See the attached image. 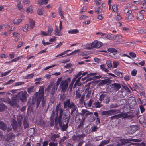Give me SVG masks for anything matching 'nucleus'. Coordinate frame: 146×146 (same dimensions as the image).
I'll return each mask as SVG.
<instances>
[{"mask_svg":"<svg viewBox=\"0 0 146 146\" xmlns=\"http://www.w3.org/2000/svg\"><path fill=\"white\" fill-rule=\"evenodd\" d=\"M106 64L109 68H111L112 66V65L111 62L109 60H107L106 61Z\"/></svg>","mask_w":146,"mask_h":146,"instance_id":"51","label":"nucleus"},{"mask_svg":"<svg viewBox=\"0 0 146 146\" xmlns=\"http://www.w3.org/2000/svg\"><path fill=\"white\" fill-rule=\"evenodd\" d=\"M118 35H114L112 34L107 35L105 36V37L110 40H114L116 38L117 36H118Z\"/></svg>","mask_w":146,"mask_h":146,"instance_id":"17","label":"nucleus"},{"mask_svg":"<svg viewBox=\"0 0 146 146\" xmlns=\"http://www.w3.org/2000/svg\"><path fill=\"white\" fill-rule=\"evenodd\" d=\"M18 98L16 95H13L11 98L10 105L11 106H15L18 108L19 105L17 103V100Z\"/></svg>","mask_w":146,"mask_h":146,"instance_id":"7","label":"nucleus"},{"mask_svg":"<svg viewBox=\"0 0 146 146\" xmlns=\"http://www.w3.org/2000/svg\"><path fill=\"white\" fill-rule=\"evenodd\" d=\"M98 129V128L96 126H93L91 127L90 130L89 132L88 133V134H89L90 132H96L97 131V130Z\"/></svg>","mask_w":146,"mask_h":146,"instance_id":"23","label":"nucleus"},{"mask_svg":"<svg viewBox=\"0 0 146 146\" xmlns=\"http://www.w3.org/2000/svg\"><path fill=\"white\" fill-rule=\"evenodd\" d=\"M7 138L9 140H13L15 138V135L12 133H10L7 135Z\"/></svg>","mask_w":146,"mask_h":146,"instance_id":"26","label":"nucleus"},{"mask_svg":"<svg viewBox=\"0 0 146 146\" xmlns=\"http://www.w3.org/2000/svg\"><path fill=\"white\" fill-rule=\"evenodd\" d=\"M137 3H139L141 4H142L143 5L146 3V1L145 0H139L138 1H135Z\"/></svg>","mask_w":146,"mask_h":146,"instance_id":"45","label":"nucleus"},{"mask_svg":"<svg viewBox=\"0 0 146 146\" xmlns=\"http://www.w3.org/2000/svg\"><path fill=\"white\" fill-rule=\"evenodd\" d=\"M23 56H22L18 57L17 58H15L12 59L11 61H10V62H15L18 60L22 58Z\"/></svg>","mask_w":146,"mask_h":146,"instance_id":"61","label":"nucleus"},{"mask_svg":"<svg viewBox=\"0 0 146 146\" xmlns=\"http://www.w3.org/2000/svg\"><path fill=\"white\" fill-rule=\"evenodd\" d=\"M144 19V16L140 13H138L137 14V20L140 21Z\"/></svg>","mask_w":146,"mask_h":146,"instance_id":"28","label":"nucleus"},{"mask_svg":"<svg viewBox=\"0 0 146 146\" xmlns=\"http://www.w3.org/2000/svg\"><path fill=\"white\" fill-rule=\"evenodd\" d=\"M62 109V108L60 104H58L56 106V114L58 115V111H60Z\"/></svg>","mask_w":146,"mask_h":146,"instance_id":"29","label":"nucleus"},{"mask_svg":"<svg viewBox=\"0 0 146 146\" xmlns=\"http://www.w3.org/2000/svg\"><path fill=\"white\" fill-rule=\"evenodd\" d=\"M90 84L88 83L87 85H86V88L85 90V93H87L86 96V98L88 99L90 96L91 92H92V88H90Z\"/></svg>","mask_w":146,"mask_h":146,"instance_id":"6","label":"nucleus"},{"mask_svg":"<svg viewBox=\"0 0 146 146\" xmlns=\"http://www.w3.org/2000/svg\"><path fill=\"white\" fill-rule=\"evenodd\" d=\"M72 139L74 141H79L80 139V137L79 135H74L72 137Z\"/></svg>","mask_w":146,"mask_h":146,"instance_id":"48","label":"nucleus"},{"mask_svg":"<svg viewBox=\"0 0 146 146\" xmlns=\"http://www.w3.org/2000/svg\"><path fill=\"white\" fill-rule=\"evenodd\" d=\"M95 106L97 108L101 107L102 106V105L101 104V103L99 102H97L94 103Z\"/></svg>","mask_w":146,"mask_h":146,"instance_id":"39","label":"nucleus"},{"mask_svg":"<svg viewBox=\"0 0 146 146\" xmlns=\"http://www.w3.org/2000/svg\"><path fill=\"white\" fill-rule=\"evenodd\" d=\"M53 31V29L51 26L48 27V32H44L41 31V35H42L44 36H51V33Z\"/></svg>","mask_w":146,"mask_h":146,"instance_id":"11","label":"nucleus"},{"mask_svg":"<svg viewBox=\"0 0 146 146\" xmlns=\"http://www.w3.org/2000/svg\"><path fill=\"white\" fill-rule=\"evenodd\" d=\"M28 94L26 91H21L19 92L16 96L21 101L23 102L26 99Z\"/></svg>","mask_w":146,"mask_h":146,"instance_id":"3","label":"nucleus"},{"mask_svg":"<svg viewBox=\"0 0 146 146\" xmlns=\"http://www.w3.org/2000/svg\"><path fill=\"white\" fill-rule=\"evenodd\" d=\"M4 101L5 102H6L10 104L11 100L9 97H7L5 98L4 99Z\"/></svg>","mask_w":146,"mask_h":146,"instance_id":"62","label":"nucleus"},{"mask_svg":"<svg viewBox=\"0 0 146 146\" xmlns=\"http://www.w3.org/2000/svg\"><path fill=\"white\" fill-rule=\"evenodd\" d=\"M99 100L100 101H103L106 103H108L110 101V98L106 94H101L100 96Z\"/></svg>","mask_w":146,"mask_h":146,"instance_id":"8","label":"nucleus"},{"mask_svg":"<svg viewBox=\"0 0 146 146\" xmlns=\"http://www.w3.org/2000/svg\"><path fill=\"white\" fill-rule=\"evenodd\" d=\"M121 115L119 114L111 117L110 118L111 120H113L114 119L117 120L119 118H121Z\"/></svg>","mask_w":146,"mask_h":146,"instance_id":"30","label":"nucleus"},{"mask_svg":"<svg viewBox=\"0 0 146 146\" xmlns=\"http://www.w3.org/2000/svg\"><path fill=\"white\" fill-rule=\"evenodd\" d=\"M57 89V88H56V86L55 85H54L52 87L51 91V94L53 95L55 93V91Z\"/></svg>","mask_w":146,"mask_h":146,"instance_id":"42","label":"nucleus"},{"mask_svg":"<svg viewBox=\"0 0 146 146\" xmlns=\"http://www.w3.org/2000/svg\"><path fill=\"white\" fill-rule=\"evenodd\" d=\"M119 141L122 145H123L126 143H130L129 141H132L134 142H140L141 141V139H133L131 138L127 139H121Z\"/></svg>","mask_w":146,"mask_h":146,"instance_id":"4","label":"nucleus"},{"mask_svg":"<svg viewBox=\"0 0 146 146\" xmlns=\"http://www.w3.org/2000/svg\"><path fill=\"white\" fill-rule=\"evenodd\" d=\"M80 50H75L73 52H72V53H71L70 54H68L67 56H70V55H72L75 54L79 52Z\"/></svg>","mask_w":146,"mask_h":146,"instance_id":"59","label":"nucleus"},{"mask_svg":"<svg viewBox=\"0 0 146 146\" xmlns=\"http://www.w3.org/2000/svg\"><path fill=\"white\" fill-rule=\"evenodd\" d=\"M127 15V16L126 18L129 21H131L134 18V16L133 14Z\"/></svg>","mask_w":146,"mask_h":146,"instance_id":"43","label":"nucleus"},{"mask_svg":"<svg viewBox=\"0 0 146 146\" xmlns=\"http://www.w3.org/2000/svg\"><path fill=\"white\" fill-rule=\"evenodd\" d=\"M64 107L65 108H68V110H71L70 115L72 116L73 119L76 118L78 115V110L74 104L73 102H70L69 99H68L64 102Z\"/></svg>","mask_w":146,"mask_h":146,"instance_id":"1","label":"nucleus"},{"mask_svg":"<svg viewBox=\"0 0 146 146\" xmlns=\"http://www.w3.org/2000/svg\"><path fill=\"white\" fill-rule=\"evenodd\" d=\"M114 72L115 74L118 76L119 77L121 78L122 77V73L119 71L117 70H114Z\"/></svg>","mask_w":146,"mask_h":146,"instance_id":"37","label":"nucleus"},{"mask_svg":"<svg viewBox=\"0 0 146 146\" xmlns=\"http://www.w3.org/2000/svg\"><path fill=\"white\" fill-rule=\"evenodd\" d=\"M60 137V136L58 134H56L52 133L51 134L50 139L52 141L55 142L57 141Z\"/></svg>","mask_w":146,"mask_h":146,"instance_id":"14","label":"nucleus"},{"mask_svg":"<svg viewBox=\"0 0 146 146\" xmlns=\"http://www.w3.org/2000/svg\"><path fill=\"white\" fill-rule=\"evenodd\" d=\"M21 125V123H17L16 121L14 122L12 124L13 129L15 130H17L18 128H19Z\"/></svg>","mask_w":146,"mask_h":146,"instance_id":"16","label":"nucleus"},{"mask_svg":"<svg viewBox=\"0 0 146 146\" xmlns=\"http://www.w3.org/2000/svg\"><path fill=\"white\" fill-rule=\"evenodd\" d=\"M118 9L117 5H113L112 7V10L113 11L116 12Z\"/></svg>","mask_w":146,"mask_h":146,"instance_id":"53","label":"nucleus"},{"mask_svg":"<svg viewBox=\"0 0 146 146\" xmlns=\"http://www.w3.org/2000/svg\"><path fill=\"white\" fill-rule=\"evenodd\" d=\"M138 33H140L142 34L146 33V31L145 29H139L138 31Z\"/></svg>","mask_w":146,"mask_h":146,"instance_id":"64","label":"nucleus"},{"mask_svg":"<svg viewBox=\"0 0 146 146\" xmlns=\"http://www.w3.org/2000/svg\"><path fill=\"white\" fill-rule=\"evenodd\" d=\"M140 123L142 124L145 123L146 120L145 119V117L143 115H141L138 117Z\"/></svg>","mask_w":146,"mask_h":146,"instance_id":"27","label":"nucleus"},{"mask_svg":"<svg viewBox=\"0 0 146 146\" xmlns=\"http://www.w3.org/2000/svg\"><path fill=\"white\" fill-rule=\"evenodd\" d=\"M34 129L33 128H31L29 129L28 131V133H31L30 135H32L33 133H34Z\"/></svg>","mask_w":146,"mask_h":146,"instance_id":"60","label":"nucleus"},{"mask_svg":"<svg viewBox=\"0 0 146 146\" xmlns=\"http://www.w3.org/2000/svg\"><path fill=\"white\" fill-rule=\"evenodd\" d=\"M95 120V117L93 115L90 116L88 118V120L90 122H92Z\"/></svg>","mask_w":146,"mask_h":146,"instance_id":"58","label":"nucleus"},{"mask_svg":"<svg viewBox=\"0 0 146 146\" xmlns=\"http://www.w3.org/2000/svg\"><path fill=\"white\" fill-rule=\"evenodd\" d=\"M84 119H82V121L80 122V124L78 125L77 127V129L79 132L80 131H82L83 127L84 122Z\"/></svg>","mask_w":146,"mask_h":146,"instance_id":"19","label":"nucleus"},{"mask_svg":"<svg viewBox=\"0 0 146 146\" xmlns=\"http://www.w3.org/2000/svg\"><path fill=\"white\" fill-rule=\"evenodd\" d=\"M6 108V106L3 103L0 104V111H2L4 110Z\"/></svg>","mask_w":146,"mask_h":146,"instance_id":"40","label":"nucleus"},{"mask_svg":"<svg viewBox=\"0 0 146 146\" xmlns=\"http://www.w3.org/2000/svg\"><path fill=\"white\" fill-rule=\"evenodd\" d=\"M34 73H31L28 75L27 76L25 77V78L26 79H31L34 76Z\"/></svg>","mask_w":146,"mask_h":146,"instance_id":"56","label":"nucleus"},{"mask_svg":"<svg viewBox=\"0 0 146 146\" xmlns=\"http://www.w3.org/2000/svg\"><path fill=\"white\" fill-rule=\"evenodd\" d=\"M85 96V95L84 94H83L81 97V98L79 100V103L80 104H85V102L84 100Z\"/></svg>","mask_w":146,"mask_h":146,"instance_id":"33","label":"nucleus"},{"mask_svg":"<svg viewBox=\"0 0 146 146\" xmlns=\"http://www.w3.org/2000/svg\"><path fill=\"white\" fill-rule=\"evenodd\" d=\"M28 118L27 117H25L24 118L23 120V125L24 128L25 129L28 127L29 125L28 123Z\"/></svg>","mask_w":146,"mask_h":146,"instance_id":"18","label":"nucleus"},{"mask_svg":"<svg viewBox=\"0 0 146 146\" xmlns=\"http://www.w3.org/2000/svg\"><path fill=\"white\" fill-rule=\"evenodd\" d=\"M102 12L101 8L100 7L96 8L95 10V13L97 14H99Z\"/></svg>","mask_w":146,"mask_h":146,"instance_id":"49","label":"nucleus"},{"mask_svg":"<svg viewBox=\"0 0 146 146\" xmlns=\"http://www.w3.org/2000/svg\"><path fill=\"white\" fill-rule=\"evenodd\" d=\"M62 78H59L57 82H56V84L54 85H55L56 86V88H57L58 86L59 85L60 82L61 80H62Z\"/></svg>","mask_w":146,"mask_h":146,"instance_id":"47","label":"nucleus"},{"mask_svg":"<svg viewBox=\"0 0 146 146\" xmlns=\"http://www.w3.org/2000/svg\"><path fill=\"white\" fill-rule=\"evenodd\" d=\"M68 33L70 34H76L79 32V31L77 29H72L69 30Z\"/></svg>","mask_w":146,"mask_h":146,"instance_id":"41","label":"nucleus"},{"mask_svg":"<svg viewBox=\"0 0 146 146\" xmlns=\"http://www.w3.org/2000/svg\"><path fill=\"white\" fill-rule=\"evenodd\" d=\"M117 35H119V36H117L115 39H114V42H123V40L122 38V36H120L119 35L117 34Z\"/></svg>","mask_w":146,"mask_h":146,"instance_id":"25","label":"nucleus"},{"mask_svg":"<svg viewBox=\"0 0 146 146\" xmlns=\"http://www.w3.org/2000/svg\"><path fill=\"white\" fill-rule=\"evenodd\" d=\"M30 21V27L31 29H33L34 28L35 25V22L34 21H33L32 19H29Z\"/></svg>","mask_w":146,"mask_h":146,"instance_id":"32","label":"nucleus"},{"mask_svg":"<svg viewBox=\"0 0 146 146\" xmlns=\"http://www.w3.org/2000/svg\"><path fill=\"white\" fill-rule=\"evenodd\" d=\"M15 81V80H13L12 79L8 81L7 82L3 84V85H9L11 84L14 81Z\"/></svg>","mask_w":146,"mask_h":146,"instance_id":"52","label":"nucleus"},{"mask_svg":"<svg viewBox=\"0 0 146 146\" xmlns=\"http://www.w3.org/2000/svg\"><path fill=\"white\" fill-rule=\"evenodd\" d=\"M42 1H41V3H39V5H42L43 4H46L48 3L49 0H42Z\"/></svg>","mask_w":146,"mask_h":146,"instance_id":"55","label":"nucleus"},{"mask_svg":"<svg viewBox=\"0 0 146 146\" xmlns=\"http://www.w3.org/2000/svg\"><path fill=\"white\" fill-rule=\"evenodd\" d=\"M38 125L42 127H44L46 124L45 121L42 119H40L38 122Z\"/></svg>","mask_w":146,"mask_h":146,"instance_id":"22","label":"nucleus"},{"mask_svg":"<svg viewBox=\"0 0 146 146\" xmlns=\"http://www.w3.org/2000/svg\"><path fill=\"white\" fill-rule=\"evenodd\" d=\"M60 29L59 30L58 29V26H56V29L55 30V34L58 36H62V35L60 34Z\"/></svg>","mask_w":146,"mask_h":146,"instance_id":"31","label":"nucleus"},{"mask_svg":"<svg viewBox=\"0 0 146 146\" xmlns=\"http://www.w3.org/2000/svg\"><path fill=\"white\" fill-rule=\"evenodd\" d=\"M110 138L109 137L108 139L107 140H104L98 146H104L110 143Z\"/></svg>","mask_w":146,"mask_h":146,"instance_id":"20","label":"nucleus"},{"mask_svg":"<svg viewBox=\"0 0 146 146\" xmlns=\"http://www.w3.org/2000/svg\"><path fill=\"white\" fill-rule=\"evenodd\" d=\"M58 143L52 142H50L49 143V146H57Z\"/></svg>","mask_w":146,"mask_h":146,"instance_id":"63","label":"nucleus"},{"mask_svg":"<svg viewBox=\"0 0 146 146\" xmlns=\"http://www.w3.org/2000/svg\"><path fill=\"white\" fill-rule=\"evenodd\" d=\"M17 118L18 123H21V124H22L23 119V116L21 114L18 115L17 117Z\"/></svg>","mask_w":146,"mask_h":146,"instance_id":"24","label":"nucleus"},{"mask_svg":"<svg viewBox=\"0 0 146 146\" xmlns=\"http://www.w3.org/2000/svg\"><path fill=\"white\" fill-rule=\"evenodd\" d=\"M22 19L15 20L13 21V23L15 25H17L22 22Z\"/></svg>","mask_w":146,"mask_h":146,"instance_id":"34","label":"nucleus"},{"mask_svg":"<svg viewBox=\"0 0 146 146\" xmlns=\"http://www.w3.org/2000/svg\"><path fill=\"white\" fill-rule=\"evenodd\" d=\"M110 86H111L112 88L116 91L118 90L121 88L120 85L118 83H114L111 84Z\"/></svg>","mask_w":146,"mask_h":146,"instance_id":"12","label":"nucleus"},{"mask_svg":"<svg viewBox=\"0 0 146 146\" xmlns=\"http://www.w3.org/2000/svg\"><path fill=\"white\" fill-rule=\"evenodd\" d=\"M70 118V115L69 114V116H68L66 119H67V122L66 124H64L62 121L61 123H60V121L59 122L60 123V126L62 128V130L63 131H65L67 128L68 127V123L69 121V119Z\"/></svg>","mask_w":146,"mask_h":146,"instance_id":"9","label":"nucleus"},{"mask_svg":"<svg viewBox=\"0 0 146 146\" xmlns=\"http://www.w3.org/2000/svg\"><path fill=\"white\" fill-rule=\"evenodd\" d=\"M44 90L42 87H40L39 91V94L38 92H36L34 95L35 98H37L36 105L38 106L41 101V99L44 96Z\"/></svg>","mask_w":146,"mask_h":146,"instance_id":"2","label":"nucleus"},{"mask_svg":"<svg viewBox=\"0 0 146 146\" xmlns=\"http://www.w3.org/2000/svg\"><path fill=\"white\" fill-rule=\"evenodd\" d=\"M37 13L39 15H42L43 14L44 11L43 9H40L38 10Z\"/></svg>","mask_w":146,"mask_h":146,"instance_id":"57","label":"nucleus"},{"mask_svg":"<svg viewBox=\"0 0 146 146\" xmlns=\"http://www.w3.org/2000/svg\"><path fill=\"white\" fill-rule=\"evenodd\" d=\"M81 96V94L79 90H77L76 91V98L77 99L80 98Z\"/></svg>","mask_w":146,"mask_h":146,"instance_id":"46","label":"nucleus"},{"mask_svg":"<svg viewBox=\"0 0 146 146\" xmlns=\"http://www.w3.org/2000/svg\"><path fill=\"white\" fill-rule=\"evenodd\" d=\"M110 80L109 79H105L101 80L100 83V85L103 86L110 82Z\"/></svg>","mask_w":146,"mask_h":146,"instance_id":"21","label":"nucleus"},{"mask_svg":"<svg viewBox=\"0 0 146 146\" xmlns=\"http://www.w3.org/2000/svg\"><path fill=\"white\" fill-rule=\"evenodd\" d=\"M107 115L111 116L115 114L116 113H119L120 111L119 110H112L107 111Z\"/></svg>","mask_w":146,"mask_h":146,"instance_id":"13","label":"nucleus"},{"mask_svg":"<svg viewBox=\"0 0 146 146\" xmlns=\"http://www.w3.org/2000/svg\"><path fill=\"white\" fill-rule=\"evenodd\" d=\"M131 145H136V146H140V145H142L144 146L145 145V143L143 142H142L141 143H131Z\"/></svg>","mask_w":146,"mask_h":146,"instance_id":"54","label":"nucleus"},{"mask_svg":"<svg viewBox=\"0 0 146 146\" xmlns=\"http://www.w3.org/2000/svg\"><path fill=\"white\" fill-rule=\"evenodd\" d=\"M33 86H31L28 88L27 91L29 93H31L35 91V90Z\"/></svg>","mask_w":146,"mask_h":146,"instance_id":"35","label":"nucleus"},{"mask_svg":"<svg viewBox=\"0 0 146 146\" xmlns=\"http://www.w3.org/2000/svg\"><path fill=\"white\" fill-rule=\"evenodd\" d=\"M26 12L28 13H31L33 12L32 7L29 6L27 8L26 10Z\"/></svg>","mask_w":146,"mask_h":146,"instance_id":"38","label":"nucleus"},{"mask_svg":"<svg viewBox=\"0 0 146 146\" xmlns=\"http://www.w3.org/2000/svg\"><path fill=\"white\" fill-rule=\"evenodd\" d=\"M108 51L110 52V53L117 52V51L116 50L113 48H109L108 49Z\"/></svg>","mask_w":146,"mask_h":146,"instance_id":"50","label":"nucleus"},{"mask_svg":"<svg viewBox=\"0 0 146 146\" xmlns=\"http://www.w3.org/2000/svg\"><path fill=\"white\" fill-rule=\"evenodd\" d=\"M60 121L61 123L62 121V118L58 117V118H56L55 119V122L56 125H57L58 123L60 125L59 122Z\"/></svg>","mask_w":146,"mask_h":146,"instance_id":"36","label":"nucleus"},{"mask_svg":"<svg viewBox=\"0 0 146 146\" xmlns=\"http://www.w3.org/2000/svg\"><path fill=\"white\" fill-rule=\"evenodd\" d=\"M70 81V79L68 78L64 81H62L60 84V87L62 90H65L68 87V82Z\"/></svg>","mask_w":146,"mask_h":146,"instance_id":"5","label":"nucleus"},{"mask_svg":"<svg viewBox=\"0 0 146 146\" xmlns=\"http://www.w3.org/2000/svg\"><path fill=\"white\" fill-rule=\"evenodd\" d=\"M100 68H101L105 72H108V70L106 68V65L104 64H102L100 66Z\"/></svg>","mask_w":146,"mask_h":146,"instance_id":"44","label":"nucleus"},{"mask_svg":"<svg viewBox=\"0 0 146 146\" xmlns=\"http://www.w3.org/2000/svg\"><path fill=\"white\" fill-rule=\"evenodd\" d=\"M7 125L5 123L0 121V129L3 131H5L7 128Z\"/></svg>","mask_w":146,"mask_h":146,"instance_id":"15","label":"nucleus"},{"mask_svg":"<svg viewBox=\"0 0 146 146\" xmlns=\"http://www.w3.org/2000/svg\"><path fill=\"white\" fill-rule=\"evenodd\" d=\"M102 45V43L97 40L94 41L91 44V47L89 49L92 48H99L101 47Z\"/></svg>","mask_w":146,"mask_h":146,"instance_id":"10","label":"nucleus"}]
</instances>
